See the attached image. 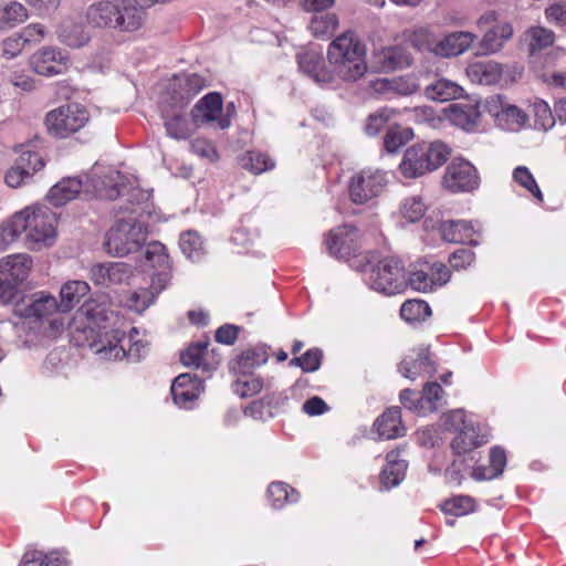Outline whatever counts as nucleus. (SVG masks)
<instances>
[{
    "mask_svg": "<svg viewBox=\"0 0 566 566\" xmlns=\"http://www.w3.org/2000/svg\"><path fill=\"white\" fill-rule=\"evenodd\" d=\"M326 56L331 70L321 74L323 81L354 83L367 73L366 45L353 31L336 36L328 44Z\"/></svg>",
    "mask_w": 566,
    "mask_h": 566,
    "instance_id": "1",
    "label": "nucleus"
},
{
    "mask_svg": "<svg viewBox=\"0 0 566 566\" xmlns=\"http://www.w3.org/2000/svg\"><path fill=\"white\" fill-rule=\"evenodd\" d=\"M87 24L117 32H135L145 22V11L134 4L120 6L108 0L92 3L85 11Z\"/></svg>",
    "mask_w": 566,
    "mask_h": 566,
    "instance_id": "2",
    "label": "nucleus"
},
{
    "mask_svg": "<svg viewBox=\"0 0 566 566\" xmlns=\"http://www.w3.org/2000/svg\"><path fill=\"white\" fill-rule=\"evenodd\" d=\"M451 156V148L442 140L422 142L409 146L399 164L405 178H419L437 170Z\"/></svg>",
    "mask_w": 566,
    "mask_h": 566,
    "instance_id": "3",
    "label": "nucleus"
},
{
    "mask_svg": "<svg viewBox=\"0 0 566 566\" xmlns=\"http://www.w3.org/2000/svg\"><path fill=\"white\" fill-rule=\"evenodd\" d=\"M20 216L18 227L22 228L28 249L40 250L53 244L56 235L53 211L46 207L32 206L20 211Z\"/></svg>",
    "mask_w": 566,
    "mask_h": 566,
    "instance_id": "4",
    "label": "nucleus"
},
{
    "mask_svg": "<svg viewBox=\"0 0 566 566\" xmlns=\"http://www.w3.org/2000/svg\"><path fill=\"white\" fill-rule=\"evenodd\" d=\"M146 238L147 230L142 222L133 218L122 219L108 231L105 245L108 253L123 258L137 252Z\"/></svg>",
    "mask_w": 566,
    "mask_h": 566,
    "instance_id": "5",
    "label": "nucleus"
},
{
    "mask_svg": "<svg viewBox=\"0 0 566 566\" xmlns=\"http://www.w3.org/2000/svg\"><path fill=\"white\" fill-rule=\"evenodd\" d=\"M90 120V113L78 103H69L50 111L44 125L50 135L66 138L82 129Z\"/></svg>",
    "mask_w": 566,
    "mask_h": 566,
    "instance_id": "6",
    "label": "nucleus"
},
{
    "mask_svg": "<svg viewBox=\"0 0 566 566\" xmlns=\"http://www.w3.org/2000/svg\"><path fill=\"white\" fill-rule=\"evenodd\" d=\"M368 282L371 289L394 295L405 289L407 281L401 262L397 258L387 256L370 269Z\"/></svg>",
    "mask_w": 566,
    "mask_h": 566,
    "instance_id": "7",
    "label": "nucleus"
},
{
    "mask_svg": "<svg viewBox=\"0 0 566 566\" xmlns=\"http://www.w3.org/2000/svg\"><path fill=\"white\" fill-rule=\"evenodd\" d=\"M14 315L22 318L43 319L61 313L56 298L48 292L23 295L13 303Z\"/></svg>",
    "mask_w": 566,
    "mask_h": 566,
    "instance_id": "8",
    "label": "nucleus"
},
{
    "mask_svg": "<svg viewBox=\"0 0 566 566\" xmlns=\"http://www.w3.org/2000/svg\"><path fill=\"white\" fill-rule=\"evenodd\" d=\"M442 186L451 192L472 191L479 186L476 169L467 160H453L446 168Z\"/></svg>",
    "mask_w": 566,
    "mask_h": 566,
    "instance_id": "9",
    "label": "nucleus"
},
{
    "mask_svg": "<svg viewBox=\"0 0 566 566\" xmlns=\"http://www.w3.org/2000/svg\"><path fill=\"white\" fill-rule=\"evenodd\" d=\"M386 185L379 170L365 169L354 176L349 184V196L355 203L363 205L380 195Z\"/></svg>",
    "mask_w": 566,
    "mask_h": 566,
    "instance_id": "10",
    "label": "nucleus"
},
{
    "mask_svg": "<svg viewBox=\"0 0 566 566\" xmlns=\"http://www.w3.org/2000/svg\"><path fill=\"white\" fill-rule=\"evenodd\" d=\"M29 65L39 75H59L67 69L69 55L59 48L43 46L30 56Z\"/></svg>",
    "mask_w": 566,
    "mask_h": 566,
    "instance_id": "11",
    "label": "nucleus"
},
{
    "mask_svg": "<svg viewBox=\"0 0 566 566\" xmlns=\"http://www.w3.org/2000/svg\"><path fill=\"white\" fill-rule=\"evenodd\" d=\"M43 166L44 161L39 153L23 148L14 164L6 172V184L11 188L21 187Z\"/></svg>",
    "mask_w": 566,
    "mask_h": 566,
    "instance_id": "12",
    "label": "nucleus"
},
{
    "mask_svg": "<svg viewBox=\"0 0 566 566\" xmlns=\"http://www.w3.org/2000/svg\"><path fill=\"white\" fill-rule=\"evenodd\" d=\"M86 23L85 14L65 17L57 27V39L71 49H81L87 45L92 40V33Z\"/></svg>",
    "mask_w": 566,
    "mask_h": 566,
    "instance_id": "13",
    "label": "nucleus"
},
{
    "mask_svg": "<svg viewBox=\"0 0 566 566\" xmlns=\"http://www.w3.org/2000/svg\"><path fill=\"white\" fill-rule=\"evenodd\" d=\"M222 98L218 93L203 96L191 111L192 120L197 125L216 123L220 129L230 126V119L222 117Z\"/></svg>",
    "mask_w": 566,
    "mask_h": 566,
    "instance_id": "14",
    "label": "nucleus"
},
{
    "mask_svg": "<svg viewBox=\"0 0 566 566\" xmlns=\"http://www.w3.org/2000/svg\"><path fill=\"white\" fill-rule=\"evenodd\" d=\"M134 269L125 262L96 264L91 269V279L97 285L111 286L129 282Z\"/></svg>",
    "mask_w": 566,
    "mask_h": 566,
    "instance_id": "15",
    "label": "nucleus"
},
{
    "mask_svg": "<svg viewBox=\"0 0 566 566\" xmlns=\"http://www.w3.org/2000/svg\"><path fill=\"white\" fill-rule=\"evenodd\" d=\"M357 230L352 226H343L329 231L326 245L329 253L338 259H346L358 249Z\"/></svg>",
    "mask_w": 566,
    "mask_h": 566,
    "instance_id": "16",
    "label": "nucleus"
},
{
    "mask_svg": "<svg viewBox=\"0 0 566 566\" xmlns=\"http://www.w3.org/2000/svg\"><path fill=\"white\" fill-rule=\"evenodd\" d=\"M464 418L465 416L462 410H454L447 417V421H450V424L458 431L451 447L459 455L479 446L474 428L465 426Z\"/></svg>",
    "mask_w": 566,
    "mask_h": 566,
    "instance_id": "17",
    "label": "nucleus"
},
{
    "mask_svg": "<svg viewBox=\"0 0 566 566\" xmlns=\"http://www.w3.org/2000/svg\"><path fill=\"white\" fill-rule=\"evenodd\" d=\"M491 107L499 125L507 130H520L528 120V116L523 109L504 102L501 96L492 99Z\"/></svg>",
    "mask_w": 566,
    "mask_h": 566,
    "instance_id": "18",
    "label": "nucleus"
},
{
    "mask_svg": "<svg viewBox=\"0 0 566 566\" xmlns=\"http://www.w3.org/2000/svg\"><path fill=\"white\" fill-rule=\"evenodd\" d=\"M201 381L190 374H181L175 378L171 385V396L179 407L190 408L202 391Z\"/></svg>",
    "mask_w": 566,
    "mask_h": 566,
    "instance_id": "19",
    "label": "nucleus"
},
{
    "mask_svg": "<svg viewBox=\"0 0 566 566\" xmlns=\"http://www.w3.org/2000/svg\"><path fill=\"white\" fill-rule=\"evenodd\" d=\"M478 36L469 31L451 32L438 40L436 55L441 57L459 56L467 52Z\"/></svg>",
    "mask_w": 566,
    "mask_h": 566,
    "instance_id": "20",
    "label": "nucleus"
},
{
    "mask_svg": "<svg viewBox=\"0 0 566 566\" xmlns=\"http://www.w3.org/2000/svg\"><path fill=\"white\" fill-rule=\"evenodd\" d=\"M513 27L509 22H499L491 27L479 43L478 55H490L500 52L504 44L512 39Z\"/></svg>",
    "mask_w": 566,
    "mask_h": 566,
    "instance_id": "21",
    "label": "nucleus"
},
{
    "mask_svg": "<svg viewBox=\"0 0 566 566\" xmlns=\"http://www.w3.org/2000/svg\"><path fill=\"white\" fill-rule=\"evenodd\" d=\"M444 112L452 125L465 130L474 129L481 116L479 106L472 103L450 104Z\"/></svg>",
    "mask_w": 566,
    "mask_h": 566,
    "instance_id": "22",
    "label": "nucleus"
},
{
    "mask_svg": "<svg viewBox=\"0 0 566 566\" xmlns=\"http://www.w3.org/2000/svg\"><path fill=\"white\" fill-rule=\"evenodd\" d=\"M503 74V65L496 61H479L469 64L467 75L471 82L481 85L496 84Z\"/></svg>",
    "mask_w": 566,
    "mask_h": 566,
    "instance_id": "23",
    "label": "nucleus"
},
{
    "mask_svg": "<svg viewBox=\"0 0 566 566\" xmlns=\"http://www.w3.org/2000/svg\"><path fill=\"white\" fill-rule=\"evenodd\" d=\"M32 268V259L28 254H13L0 260V275L15 284L23 282Z\"/></svg>",
    "mask_w": 566,
    "mask_h": 566,
    "instance_id": "24",
    "label": "nucleus"
},
{
    "mask_svg": "<svg viewBox=\"0 0 566 566\" xmlns=\"http://www.w3.org/2000/svg\"><path fill=\"white\" fill-rule=\"evenodd\" d=\"M478 233L472 222L469 221H444L441 224L442 239L451 243L478 244L474 235Z\"/></svg>",
    "mask_w": 566,
    "mask_h": 566,
    "instance_id": "25",
    "label": "nucleus"
},
{
    "mask_svg": "<svg viewBox=\"0 0 566 566\" xmlns=\"http://www.w3.org/2000/svg\"><path fill=\"white\" fill-rule=\"evenodd\" d=\"M377 433L381 439L390 440L405 434L399 408L387 409L375 422Z\"/></svg>",
    "mask_w": 566,
    "mask_h": 566,
    "instance_id": "26",
    "label": "nucleus"
},
{
    "mask_svg": "<svg viewBox=\"0 0 566 566\" xmlns=\"http://www.w3.org/2000/svg\"><path fill=\"white\" fill-rule=\"evenodd\" d=\"M297 63L300 70L307 74L318 84H332L333 81L321 80V74L324 71H329V64L326 65L323 55L316 51H307L297 54Z\"/></svg>",
    "mask_w": 566,
    "mask_h": 566,
    "instance_id": "27",
    "label": "nucleus"
},
{
    "mask_svg": "<svg viewBox=\"0 0 566 566\" xmlns=\"http://www.w3.org/2000/svg\"><path fill=\"white\" fill-rule=\"evenodd\" d=\"M377 59L381 67L386 71L408 67L412 63L411 54L401 45L382 48L377 53Z\"/></svg>",
    "mask_w": 566,
    "mask_h": 566,
    "instance_id": "28",
    "label": "nucleus"
},
{
    "mask_svg": "<svg viewBox=\"0 0 566 566\" xmlns=\"http://www.w3.org/2000/svg\"><path fill=\"white\" fill-rule=\"evenodd\" d=\"M464 93L462 86L448 78H439L424 88V95L436 102H448L461 97Z\"/></svg>",
    "mask_w": 566,
    "mask_h": 566,
    "instance_id": "29",
    "label": "nucleus"
},
{
    "mask_svg": "<svg viewBox=\"0 0 566 566\" xmlns=\"http://www.w3.org/2000/svg\"><path fill=\"white\" fill-rule=\"evenodd\" d=\"M81 189V180L76 178H65L50 189L48 199L52 205L56 207L63 206L76 198Z\"/></svg>",
    "mask_w": 566,
    "mask_h": 566,
    "instance_id": "30",
    "label": "nucleus"
},
{
    "mask_svg": "<svg viewBox=\"0 0 566 566\" xmlns=\"http://www.w3.org/2000/svg\"><path fill=\"white\" fill-rule=\"evenodd\" d=\"M88 292L90 286L84 281H69L63 284L60 291L61 302L59 303L61 313L70 312Z\"/></svg>",
    "mask_w": 566,
    "mask_h": 566,
    "instance_id": "31",
    "label": "nucleus"
},
{
    "mask_svg": "<svg viewBox=\"0 0 566 566\" xmlns=\"http://www.w3.org/2000/svg\"><path fill=\"white\" fill-rule=\"evenodd\" d=\"M29 18L28 9L18 1L0 3V30H11L25 22Z\"/></svg>",
    "mask_w": 566,
    "mask_h": 566,
    "instance_id": "32",
    "label": "nucleus"
},
{
    "mask_svg": "<svg viewBox=\"0 0 566 566\" xmlns=\"http://www.w3.org/2000/svg\"><path fill=\"white\" fill-rule=\"evenodd\" d=\"M407 462L399 459V452L394 450L387 454V465L381 473V483L387 488L398 485L405 476Z\"/></svg>",
    "mask_w": 566,
    "mask_h": 566,
    "instance_id": "33",
    "label": "nucleus"
},
{
    "mask_svg": "<svg viewBox=\"0 0 566 566\" xmlns=\"http://www.w3.org/2000/svg\"><path fill=\"white\" fill-rule=\"evenodd\" d=\"M174 92L178 94L177 102L187 103L196 96L205 86L203 78L198 74L177 77L172 84Z\"/></svg>",
    "mask_w": 566,
    "mask_h": 566,
    "instance_id": "34",
    "label": "nucleus"
},
{
    "mask_svg": "<svg viewBox=\"0 0 566 566\" xmlns=\"http://www.w3.org/2000/svg\"><path fill=\"white\" fill-rule=\"evenodd\" d=\"M406 41L418 51H427L436 55L438 39L428 28L408 30L403 33Z\"/></svg>",
    "mask_w": 566,
    "mask_h": 566,
    "instance_id": "35",
    "label": "nucleus"
},
{
    "mask_svg": "<svg viewBox=\"0 0 566 566\" xmlns=\"http://www.w3.org/2000/svg\"><path fill=\"white\" fill-rule=\"evenodd\" d=\"M124 185L125 177L119 171L114 170L105 179H97L94 186L99 197L115 200L119 197Z\"/></svg>",
    "mask_w": 566,
    "mask_h": 566,
    "instance_id": "36",
    "label": "nucleus"
},
{
    "mask_svg": "<svg viewBox=\"0 0 566 566\" xmlns=\"http://www.w3.org/2000/svg\"><path fill=\"white\" fill-rule=\"evenodd\" d=\"M70 560L65 554L60 551H53L44 553L42 551L29 549L23 554L22 564L24 566L38 564L39 566H57L61 564H67Z\"/></svg>",
    "mask_w": 566,
    "mask_h": 566,
    "instance_id": "37",
    "label": "nucleus"
},
{
    "mask_svg": "<svg viewBox=\"0 0 566 566\" xmlns=\"http://www.w3.org/2000/svg\"><path fill=\"white\" fill-rule=\"evenodd\" d=\"M525 41L532 55L554 43L555 34L552 30L543 27H531L525 31Z\"/></svg>",
    "mask_w": 566,
    "mask_h": 566,
    "instance_id": "38",
    "label": "nucleus"
},
{
    "mask_svg": "<svg viewBox=\"0 0 566 566\" xmlns=\"http://www.w3.org/2000/svg\"><path fill=\"white\" fill-rule=\"evenodd\" d=\"M338 25V17L335 13H326L312 17L308 30L313 36L325 39L332 35Z\"/></svg>",
    "mask_w": 566,
    "mask_h": 566,
    "instance_id": "39",
    "label": "nucleus"
},
{
    "mask_svg": "<svg viewBox=\"0 0 566 566\" xmlns=\"http://www.w3.org/2000/svg\"><path fill=\"white\" fill-rule=\"evenodd\" d=\"M242 168L259 175L274 167V161L266 155L258 151H247L240 158Z\"/></svg>",
    "mask_w": 566,
    "mask_h": 566,
    "instance_id": "40",
    "label": "nucleus"
},
{
    "mask_svg": "<svg viewBox=\"0 0 566 566\" xmlns=\"http://www.w3.org/2000/svg\"><path fill=\"white\" fill-rule=\"evenodd\" d=\"M431 315V308L421 300H408L400 308V316L407 322H420Z\"/></svg>",
    "mask_w": 566,
    "mask_h": 566,
    "instance_id": "41",
    "label": "nucleus"
},
{
    "mask_svg": "<svg viewBox=\"0 0 566 566\" xmlns=\"http://www.w3.org/2000/svg\"><path fill=\"white\" fill-rule=\"evenodd\" d=\"M441 509L446 514L462 516L475 510V501L469 495H458L444 501Z\"/></svg>",
    "mask_w": 566,
    "mask_h": 566,
    "instance_id": "42",
    "label": "nucleus"
},
{
    "mask_svg": "<svg viewBox=\"0 0 566 566\" xmlns=\"http://www.w3.org/2000/svg\"><path fill=\"white\" fill-rule=\"evenodd\" d=\"M513 180L518 184L521 187L526 189L530 193H532L538 201H543V193L530 171V169L525 166H518L513 170Z\"/></svg>",
    "mask_w": 566,
    "mask_h": 566,
    "instance_id": "43",
    "label": "nucleus"
},
{
    "mask_svg": "<svg viewBox=\"0 0 566 566\" xmlns=\"http://www.w3.org/2000/svg\"><path fill=\"white\" fill-rule=\"evenodd\" d=\"M4 81L18 92L30 93L35 90V81L25 70H10Z\"/></svg>",
    "mask_w": 566,
    "mask_h": 566,
    "instance_id": "44",
    "label": "nucleus"
},
{
    "mask_svg": "<svg viewBox=\"0 0 566 566\" xmlns=\"http://www.w3.org/2000/svg\"><path fill=\"white\" fill-rule=\"evenodd\" d=\"M532 113L536 128L547 130L555 125V118L546 102L542 99L535 101L532 105Z\"/></svg>",
    "mask_w": 566,
    "mask_h": 566,
    "instance_id": "45",
    "label": "nucleus"
},
{
    "mask_svg": "<svg viewBox=\"0 0 566 566\" xmlns=\"http://www.w3.org/2000/svg\"><path fill=\"white\" fill-rule=\"evenodd\" d=\"M268 495L276 509L283 506L286 502H293L297 499L296 491L294 489L289 490V485L282 482L271 483L268 489Z\"/></svg>",
    "mask_w": 566,
    "mask_h": 566,
    "instance_id": "46",
    "label": "nucleus"
},
{
    "mask_svg": "<svg viewBox=\"0 0 566 566\" xmlns=\"http://www.w3.org/2000/svg\"><path fill=\"white\" fill-rule=\"evenodd\" d=\"M144 256L153 268L169 269V256L166 247L160 242L147 244Z\"/></svg>",
    "mask_w": 566,
    "mask_h": 566,
    "instance_id": "47",
    "label": "nucleus"
},
{
    "mask_svg": "<svg viewBox=\"0 0 566 566\" xmlns=\"http://www.w3.org/2000/svg\"><path fill=\"white\" fill-rule=\"evenodd\" d=\"M426 210L427 206L419 196L406 198L400 209L402 217L410 222L419 221L426 213Z\"/></svg>",
    "mask_w": 566,
    "mask_h": 566,
    "instance_id": "48",
    "label": "nucleus"
},
{
    "mask_svg": "<svg viewBox=\"0 0 566 566\" xmlns=\"http://www.w3.org/2000/svg\"><path fill=\"white\" fill-rule=\"evenodd\" d=\"M21 220L20 212L15 213L9 221L0 226V249L3 250L14 242L22 233V228L19 226Z\"/></svg>",
    "mask_w": 566,
    "mask_h": 566,
    "instance_id": "49",
    "label": "nucleus"
},
{
    "mask_svg": "<svg viewBox=\"0 0 566 566\" xmlns=\"http://www.w3.org/2000/svg\"><path fill=\"white\" fill-rule=\"evenodd\" d=\"M208 350L207 343H197L190 345L180 355V360L185 366L199 368Z\"/></svg>",
    "mask_w": 566,
    "mask_h": 566,
    "instance_id": "50",
    "label": "nucleus"
},
{
    "mask_svg": "<svg viewBox=\"0 0 566 566\" xmlns=\"http://www.w3.org/2000/svg\"><path fill=\"white\" fill-rule=\"evenodd\" d=\"M154 300L155 293L148 289H138L130 293L126 304L130 310L143 313L153 304Z\"/></svg>",
    "mask_w": 566,
    "mask_h": 566,
    "instance_id": "51",
    "label": "nucleus"
},
{
    "mask_svg": "<svg viewBox=\"0 0 566 566\" xmlns=\"http://www.w3.org/2000/svg\"><path fill=\"white\" fill-rule=\"evenodd\" d=\"M167 134L174 139H186L192 130L189 123L182 116L176 115L165 122Z\"/></svg>",
    "mask_w": 566,
    "mask_h": 566,
    "instance_id": "52",
    "label": "nucleus"
},
{
    "mask_svg": "<svg viewBox=\"0 0 566 566\" xmlns=\"http://www.w3.org/2000/svg\"><path fill=\"white\" fill-rule=\"evenodd\" d=\"M322 353L319 349H310L300 357H294L290 364L301 367L305 373H312L319 368Z\"/></svg>",
    "mask_w": 566,
    "mask_h": 566,
    "instance_id": "53",
    "label": "nucleus"
},
{
    "mask_svg": "<svg viewBox=\"0 0 566 566\" xmlns=\"http://www.w3.org/2000/svg\"><path fill=\"white\" fill-rule=\"evenodd\" d=\"M0 48L1 56L7 60H11L19 56L24 50L25 45L17 32L3 39L0 44Z\"/></svg>",
    "mask_w": 566,
    "mask_h": 566,
    "instance_id": "54",
    "label": "nucleus"
},
{
    "mask_svg": "<svg viewBox=\"0 0 566 566\" xmlns=\"http://www.w3.org/2000/svg\"><path fill=\"white\" fill-rule=\"evenodd\" d=\"M46 33V28L41 23H30L18 32L24 45L40 43Z\"/></svg>",
    "mask_w": 566,
    "mask_h": 566,
    "instance_id": "55",
    "label": "nucleus"
},
{
    "mask_svg": "<svg viewBox=\"0 0 566 566\" xmlns=\"http://www.w3.org/2000/svg\"><path fill=\"white\" fill-rule=\"evenodd\" d=\"M392 112L389 109H379L370 114L367 118L365 130L369 136L377 135L390 119Z\"/></svg>",
    "mask_w": 566,
    "mask_h": 566,
    "instance_id": "56",
    "label": "nucleus"
},
{
    "mask_svg": "<svg viewBox=\"0 0 566 566\" xmlns=\"http://www.w3.org/2000/svg\"><path fill=\"white\" fill-rule=\"evenodd\" d=\"M180 248L188 258H193L202 249V240L195 231H187L180 237Z\"/></svg>",
    "mask_w": 566,
    "mask_h": 566,
    "instance_id": "57",
    "label": "nucleus"
},
{
    "mask_svg": "<svg viewBox=\"0 0 566 566\" xmlns=\"http://www.w3.org/2000/svg\"><path fill=\"white\" fill-rule=\"evenodd\" d=\"M124 332L122 331H114V339H115V343L112 344L109 343L108 346H103L102 348H99L97 352L103 355V357L107 358V359H122L125 357L126 355V352H125V348L124 346L119 345V343L124 339Z\"/></svg>",
    "mask_w": 566,
    "mask_h": 566,
    "instance_id": "58",
    "label": "nucleus"
},
{
    "mask_svg": "<svg viewBox=\"0 0 566 566\" xmlns=\"http://www.w3.org/2000/svg\"><path fill=\"white\" fill-rule=\"evenodd\" d=\"M268 361V354L263 348H250L240 356V364L244 368L261 366Z\"/></svg>",
    "mask_w": 566,
    "mask_h": 566,
    "instance_id": "59",
    "label": "nucleus"
},
{
    "mask_svg": "<svg viewBox=\"0 0 566 566\" xmlns=\"http://www.w3.org/2000/svg\"><path fill=\"white\" fill-rule=\"evenodd\" d=\"M408 139L406 133L400 130L398 127H391L387 130L384 138V146L387 151H397Z\"/></svg>",
    "mask_w": 566,
    "mask_h": 566,
    "instance_id": "60",
    "label": "nucleus"
},
{
    "mask_svg": "<svg viewBox=\"0 0 566 566\" xmlns=\"http://www.w3.org/2000/svg\"><path fill=\"white\" fill-rule=\"evenodd\" d=\"M469 469H471V464L468 462V459L459 457L447 469V478L450 482L460 484Z\"/></svg>",
    "mask_w": 566,
    "mask_h": 566,
    "instance_id": "61",
    "label": "nucleus"
},
{
    "mask_svg": "<svg viewBox=\"0 0 566 566\" xmlns=\"http://www.w3.org/2000/svg\"><path fill=\"white\" fill-rule=\"evenodd\" d=\"M263 389V381L260 378L251 377L235 384V392L242 397H252Z\"/></svg>",
    "mask_w": 566,
    "mask_h": 566,
    "instance_id": "62",
    "label": "nucleus"
},
{
    "mask_svg": "<svg viewBox=\"0 0 566 566\" xmlns=\"http://www.w3.org/2000/svg\"><path fill=\"white\" fill-rule=\"evenodd\" d=\"M409 283L413 290L419 292H429L436 285L433 277L423 271H416L409 277Z\"/></svg>",
    "mask_w": 566,
    "mask_h": 566,
    "instance_id": "63",
    "label": "nucleus"
},
{
    "mask_svg": "<svg viewBox=\"0 0 566 566\" xmlns=\"http://www.w3.org/2000/svg\"><path fill=\"white\" fill-rule=\"evenodd\" d=\"M473 261L474 253L471 250L464 248L457 250L449 258L451 266L455 270L465 269L467 266L471 265Z\"/></svg>",
    "mask_w": 566,
    "mask_h": 566,
    "instance_id": "64",
    "label": "nucleus"
}]
</instances>
